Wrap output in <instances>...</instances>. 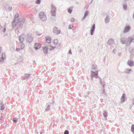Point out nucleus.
Masks as SVG:
<instances>
[{"label": "nucleus", "instance_id": "nucleus-1", "mask_svg": "<svg viewBox=\"0 0 134 134\" xmlns=\"http://www.w3.org/2000/svg\"><path fill=\"white\" fill-rule=\"evenodd\" d=\"M24 21L25 20H24L21 21H18L17 20L15 21V20H13L12 23V28L13 29L16 26L18 29H21L23 24Z\"/></svg>", "mask_w": 134, "mask_h": 134}, {"label": "nucleus", "instance_id": "nucleus-2", "mask_svg": "<svg viewBox=\"0 0 134 134\" xmlns=\"http://www.w3.org/2000/svg\"><path fill=\"white\" fill-rule=\"evenodd\" d=\"M120 41L122 44H126V45L129 46L131 43V42L130 41L129 37L127 38L125 36H122L120 38Z\"/></svg>", "mask_w": 134, "mask_h": 134}, {"label": "nucleus", "instance_id": "nucleus-3", "mask_svg": "<svg viewBox=\"0 0 134 134\" xmlns=\"http://www.w3.org/2000/svg\"><path fill=\"white\" fill-rule=\"evenodd\" d=\"M2 48L0 47V64H2L4 61L5 55L4 52H1Z\"/></svg>", "mask_w": 134, "mask_h": 134}, {"label": "nucleus", "instance_id": "nucleus-4", "mask_svg": "<svg viewBox=\"0 0 134 134\" xmlns=\"http://www.w3.org/2000/svg\"><path fill=\"white\" fill-rule=\"evenodd\" d=\"M54 48V47L50 46L49 45L48 46H46L43 48V52L44 54H46L48 52V49H49L50 50H52Z\"/></svg>", "mask_w": 134, "mask_h": 134}, {"label": "nucleus", "instance_id": "nucleus-5", "mask_svg": "<svg viewBox=\"0 0 134 134\" xmlns=\"http://www.w3.org/2000/svg\"><path fill=\"white\" fill-rule=\"evenodd\" d=\"M39 18L43 21H45L47 19L46 15L44 12H41L40 13Z\"/></svg>", "mask_w": 134, "mask_h": 134}, {"label": "nucleus", "instance_id": "nucleus-6", "mask_svg": "<svg viewBox=\"0 0 134 134\" xmlns=\"http://www.w3.org/2000/svg\"><path fill=\"white\" fill-rule=\"evenodd\" d=\"M91 72V78H92L94 77H95L96 78H99L100 79V78L98 76V71L96 70L95 71H92Z\"/></svg>", "mask_w": 134, "mask_h": 134}, {"label": "nucleus", "instance_id": "nucleus-7", "mask_svg": "<svg viewBox=\"0 0 134 134\" xmlns=\"http://www.w3.org/2000/svg\"><path fill=\"white\" fill-rule=\"evenodd\" d=\"M51 9V13L52 16H55L56 15V8L52 4Z\"/></svg>", "mask_w": 134, "mask_h": 134}, {"label": "nucleus", "instance_id": "nucleus-8", "mask_svg": "<svg viewBox=\"0 0 134 134\" xmlns=\"http://www.w3.org/2000/svg\"><path fill=\"white\" fill-rule=\"evenodd\" d=\"M131 29V27L130 26L126 25L125 27V28L123 31V33H126L129 32Z\"/></svg>", "mask_w": 134, "mask_h": 134}, {"label": "nucleus", "instance_id": "nucleus-9", "mask_svg": "<svg viewBox=\"0 0 134 134\" xmlns=\"http://www.w3.org/2000/svg\"><path fill=\"white\" fill-rule=\"evenodd\" d=\"M34 37L31 35H29L27 37V41L28 42L30 43L33 41Z\"/></svg>", "mask_w": 134, "mask_h": 134}, {"label": "nucleus", "instance_id": "nucleus-10", "mask_svg": "<svg viewBox=\"0 0 134 134\" xmlns=\"http://www.w3.org/2000/svg\"><path fill=\"white\" fill-rule=\"evenodd\" d=\"M95 29V25L93 24L90 30V34L91 35H93Z\"/></svg>", "mask_w": 134, "mask_h": 134}, {"label": "nucleus", "instance_id": "nucleus-11", "mask_svg": "<svg viewBox=\"0 0 134 134\" xmlns=\"http://www.w3.org/2000/svg\"><path fill=\"white\" fill-rule=\"evenodd\" d=\"M53 32L54 34H60V30H58L57 27H54L53 29Z\"/></svg>", "mask_w": 134, "mask_h": 134}, {"label": "nucleus", "instance_id": "nucleus-12", "mask_svg": "<svg viewBox=\"0 0 134 134\" xmlns=\"http://www.w3.org/2000/svg\"><path fill=\"white\" fill-rule=\"evenodd\" d=\"M41 47V45L39 43H36L35 45V50H37Z\"/></svg>", "mask_w": 134, "mask_h": 134}, {"label": "nucleus", "instance_id": "nucleus-13", "mask_svg": "<svg viewBox=\"0 0 134 134\" xmlns=\"http://www.w3.org/2000/svg\"><path fill=\"white\" fill-rule=\"evenodd\" d=\"M107 43L109 45H112L114 43V42L112 38H110L109 40Z\"/></svg>", "mask_w": 134, "mask_h": 134}, {"label": "nucleus", "instance_id": "nucleus-14", "mask_svg": "<svg viewBox=\"0 0 134 134\" xmlns=\"http://www.w3.org/2000/svg\"><path fill=\"white\" fill-rule=\"evenodd\" d=\"M51 105L47 103L46 104V107L45 110V111H49L51 110L50 107Z\"/></svg>", "mask_w": 134, "mask_h": 134}, {"label": "nucleus", "instance_id": "nucleus-15", "mask_svg": "<svg viewBox=\"0 0 134 134\" xmlns=\"http://www.w3.org/2000/svg\"><path fill=\"white\" fill-rule=\"evenodd\" d=\"M128 65L130 66H132L133 65L134 62L133 61L129 60L127 62Z\"/></svg>", "mask_w": 134, "mask_h": 134}, {"label": "nucleus", "instance_id": "nucleus-16", "mask_svg": "<svg viewBox=\"0 0 134 134\" xmlns=\"http://www.w3.org/2000/svg\"><path fill=\"white\" fill-rule=\"evenodd\" d=\"M19 14H17L15 15L13 20H15V21L17 20L18 21H20L19 20Z\"/></svg>", "mask_w": 134, "mask_h": 134}, {"label": "nucleus", "instance_id": "nucleus-17", "mask_svg": "<svg viewBox=\"0 0 134 134\" xmlns=\"http://www.w3.org/2000/svg\"><path fill=\"white\" fill-rule=\"evenodd\" d=\"M46 42L48 44L51 43V38L49 37H47L46 38Z\"/></svg>", "mask_w": 134, "mask_h": 134}, {"label": "nucleus", "instance_id": "nucleus-18", "mask_svg": "<svg viewBox=\"0 0 134 134\" xmlns=\"http://www.w3.org/2000/svg\"><path fill=\"white\" fill-rule=\"evenodd\" d=\"M88 14V11H86L84 14V15L83 17L82 18L81 20L82 21L85 19L86 17L87 16Z\"/></svg>", "mask_w": 134, "mask_h": 134}, {"label": "nucleus", "instance_id": "nucleus-19", "mask_svg": "<svg viewBox=\"0 0 134 134\" xmlns=\"http://www.w3.org/2000/svg\"><path fill=\"white\" fill-rule=\"evenodd\" d=\"M125 94L124 93L123 94L121 98V102H124L125 101Z\"/></svg>", "mask_w": 134, "mask_h": 134}, {"label": "nucleus", "instance_id": "nucleus-20", "mask_svg": "<svg viewBox=\"0 0 134 134\" xmlns=\"http://www.w3.org/2000/svg\"><path fill=\"white\" fill-rule=\"evenodd\" d=\"M97 66L96 64L93 65L92 66L91 69L96 70L97 69Z\"/></svg>", "mask_w": 134, "mask_h": 134}, {"label": "nucleus", "instance_id": "nucleus-21", "mask_svg": "<svg viewBox=\"0 0 134 134\" xmlns=\"http://www.w3.org/2000/svg\"><path fill=\"white\" fill-rule=\"evenodd\" d=\"M131 69H127L125 70L124 73L126 74H129L130 73V72L131 71Z\"/></svg>", "mask_w": 134, "mask_h": 134}, {"label": "nucleus", "instance_id": "nucleus-22", "mask_svg": "<svg viewBox=\"0 0 134 134\" xmlns=\"http://www.w3.org/2000/svg\"><path fill=\"white\" fill-rule=\"evenodd\" d=\"M24 40V38H23L21 36H20L19 37V42L21 43H22L23 42Z\"/></svg>", "mask_w": 134, "mask_h": 134}, {"label": "nucleus", "instance_id": "nucleus-23", "mask_svg": "<svg viewBox=\"0 0 134 134\" xmlns=\"http://www.w3.org/2000/svg\"><path fill=\"white\" fill-rule=\"evenodd\" d=\"M123 9L124 10H126L127 8V4H122Z\"/></svg>", "mask_w": 134, "mask_h": 134}, {"label": "nucleus", "instance_id": "nucleus-24", "mask_svg": "<svg viewBox=\"0 0 134 134\" xmlns=\"http://www.w3.org/2000/svg\"><path fill=\"white\" fill-rule=\"evenodd\" d=\"M110 19L108 16H107L105 19V23H108L109 22Z\"/></svg>", "mask_w": 134, "mask_h": 134}, {"label": "nucleus", "instance_id": "nucleus-25", "mask_svg": "<svg viewBox=\"0 0 134 134\" xmlns=\"http://www.w3.org/2000/svg\"><path fill=\"white\" fill-rule=\"evenodd\" d=\"M103 115L105 118L107 117L108 116V112L106 111H104L103 112Z\"/></svg>", "mask_w": 134, "mask_h": 134}, {"label": "nucleus", "instance_id": "nucleus-26", "mask_svg": "<svg viewBox=\"0 0 134 134\" xmlns=\"http://www.w3.org/2000/svg\"><path fill=\"white\" fill-rule=\"evenodd\" d=\"M1 110L2 111H3L4 109L5 108V105L4 104H3V103H2L1 104Z\"/></svg>", "mask_w": 134, "mask_h": 134}, {"label": "nucleus", "instance_id": "nucleus-27", "mask_svg": "<svg viewBox=\"0 0 134 134\" xmlns=\"http://www.w3.org/2000/svg\"><path fill=\"white\" fill-rule=\"evenodd\" d=\"M30 76V75L29 74H26L25 76V78L26 79H27L29 78V77Z\"/></svg>", "mask_w": 134, "mask_h": 134}, {"label": "nucleus", "instance_id": "nucleus-28", "mask_svg": "<svg viewBox=\"0 0 134 134\" xmlns=\"http://www.w3.org/2000/svg\"><path fill=\"white\" fill-rule=\"evenodd\" d=\"M131 131L133 134H134V125H132L131 127Z\"/></svg>", "mask_w": 134, "mask_h": 134}, {"label": "nucleus", "instance_id": "nucleus-29", "mask_svg": "<svg viewBox=\"0 0 134 134\" xmlns=\"http://www.w3.org/2000/svg\"><path fill=\"white\" fill-rule=\"evenodd\" d=\"M68 12L70 14L72 12V8H69L68 10Z\"/></svg>", "mask_w": 134, "mask_h": 134}, {"label": "nucleus", "instance_id": "nucleus-30", "mask_svg": "<svg viewBox=\"0 0 134 134\" xmlns=\"http://www.w3.org/2000/svg\"><path fill=\"white\" fill-rule=\"evenodd\" d=\"M129 1V0H123V1L122 3V4H127V2H128Z\"/></svg>", "mask_w": 134, "mask_h": 134}, {"label": "nucleus", "instance_id": "nucleus-31", "mask_svg": "<svg viewBox=\"0 0 134 134\" xmlns=\"http://www.w3.org/2000/svg\"><path fill=\"white\" fill-rule=\"evenodd\" d=\"M13 121L14 123H16L18 121L17 119L16 118H14L13 119Z\"/></svg>", "mask_w": 134, "mask_h": 134}, {"label": "nucleus", "instance_id": "nucleus-32", "mask_svg": "<svg viewBox=\"0 0 134 134\" xmlns=\"http://www.w3.org/2000/svg\"><path fill=\"white\" fill-rule=\"evenodd\" d=\"M41 2V0H36V3L37 4H40Z\"/></svg>", "mask_w": 134, "mask_h": 134}, {"label": "nucleus", "instance_id": "nucleus-33", "mask_svg": "<svg viewBox=\"0 0 134 134\" xmlns=\"http://www.w3.org/2000/svg\"><path fill=\"white\" fill-rule=\"evenodd\" d=\"M54 43L55 44L57 45L58 43V41L57 39L54 40Z\"/></svg>", "mask_w": 134, "mask_h": 134}, {"label": "nucleus", "instance_id": "nucleus-34", "mask_svg": "<svg viewBox=\"0 0 134 134\" xmlns=\"http://www.w3.org/2000/svg\"><path fill=\"white\" fill-rule=\"evenodd\" d=\"M130 38V41L131 42V43L132 42H133L134 43V39H133V38L129 37Z\"/></svg>", "mask_w": 134, "mask_h": 134}, {"label": "nucleus", "instance_id": "nucleus-35", "mask_svg": "<svg viewBox=\"0 0 134 134\" xmlns=\"http://www.w3.org/2000/svg\"><path fill=\"white\" fill-rule=\"evenodd\" d=\"M73 27V25H70L69 26V29H71Z\"/></svg>", "mask_w": 134, "mask_h": 134}, {"label": "nucleus", "instance_id": "nucleus-36", "mask_svg": "<svg viewBox=\"0 0 134 134\" xmlns=\"http://www.w3.org/2000/svg\"><path fill=\"white\" fill-rule=\"evenodd\" d=\"M64 134H69V131L68 130H66L64 132Z\"/></svg>", "mask_w": 134, "mask_h": 134}, {"label": "nucleus", "instance_id": "nucleus-37", "mask_svg": "<svg viewBox=\"0 0 134 134\" xmlns=\"http://www.w3.org/2000/svg\"><path fill=\"white\" fill-rule=\"evenodd\" d=\"M100 79V83L101 84V85L102 86L103 84H104V82H102V81H101V79Z\"/></svg>", "mask_w": 134, "mask_h": 134}, {"label": "nucleus", "instance_id": "nucleus-38", "mask_svg": "<svg viewBox=\"0 0 134 134\" xmlns=\"http://www.w3.org/2000/svg\"><path fill=\"white\" fill-rule=\"evenodd\" d=\"M5 25H6V24L4 25V28L3 31V32H5L6 30V27H5Z\"/></svg>", "mask_w": 134, "mask_h": 134}, {"label": "nucleus", "instance_id": "nucleus-39", "mask_svg": "<svg viewBox=\"0 0 134 134\" xmlns=\"http://www.w3.org/2000/svg\"><path fill=\"white\" fill-rule=\"evenodd\" d=\"M116 50L115 49H114L112 51V52L113 53L115 54L116 52Z\"/></svg>", "mask_w": 134, "mask_h": 134}, {"label": "nucleus", "instance_id": "nucleus-40", "mask_svg": "<svg viewBox=\"0 0 134 134\" xmlns=\"http://www.w3.org/2000/svg\"><path fill=\"white\" fill-rule=\"evenodd\" d=\"M12 7H9L8 8V10L9 11H11L12 10Z\"/></svg>", "mask_w": 134, "mask_h": 134}, {"label": "nucleus", "instance_id": "nucleus-41", "mask_svg": "<svg viewBox=\"0 0 134 134\" xmlns=\"http://www.w3.org/2000/svg\"><path fill=\"white\" fill-rule=\"evenodd\" d=\"M74 18H71L70 21L71 22H74Z\"/></svg>", "mask_w": 134, "mask_h": 134}, {"label": "nucleus", "instance_id": "nucleus-42", "mask_svg": "<svg viewBox=\"0 0 134 134\" xmlns=\"http://www.w3.org/2000/svg\"><path fill=\"white\" fill-rule=\"evenodd\" d=\"M132 103L133 105H134V98H133L132 99Z\"/></svg>", "mask_w": 134, "mask_h": 134}, {"label": "nucleus", "instance_id": "nucleus-43", "mask_svg": "<svg viewBox=\"0 0 134 134\" xmlns=\"http://www.w3.org/2000/svg\"><path fill=\"white\" fill-rule=\"evenodd\" d=\"M42 34L39 33L38 32L37 33V35L38 36H40Z\"/></svg>", "mask_w": 134, "mask_h": 134}, {"label": "nucleus", "instance_id": "nucleus-44", "mask_svg": "<svg viewBox=\"0 0 134 134\" xmlns=\"http://www.w3.org/2000/svg\"><path fill=\"white\" fill-rule=\"evenodd\" d=\"M69 54H72V53H71V49H70L69 51Z\"/></svg>", "mask_w": 134, "mask_h": 134}, {"label": "nucleus", "instance_id": "nucleus-45", "mask_svg": "<svg viewBox=\"0 0 134 134\" xmlns=\"http://www.w3.org/2000/svg\"><path fill=\"white\" fill-rule=\"evenodd\" d=\"M102 92L104 94L105 93V90L104 89H103L102 90Z\"/></svg>", "mask_w": 134, "mask_h": 134}, {"label": "nucleus", "instance_id": "nucleus-46", "mask_svg": "<svg viewBox=\"0 0 134 134\" xmlns=\"http://www.w3.org/2000/svg\"><path fill=\"white\" fill-rule=\"evenodd\" d=\"M20 49L19 48H16V51H18L20 50Z\"/></svg>", "mask_w": 134, "mask_h": 134}, {"label": "nucleus", "instance_id": "nucleus-47", "mask_svg": "<svg viewBox=\"0 0 134 134\" xmlns=\"http://www.w3.org/2000/svg\"><path fill=\"white\" fill-rule=\"evenodd\" d=\"M102 87L103 88V89L104 88L105 86V83L104 84H103V85L102 86Z\"/></svg>", "mask_w": 134, "mask_h": 134}, {"label": "nucleus", "instance_id": "nucleus-48", "mask_svg": "<svg viewBox=\"0 0 134 134\" xmlns=\"http://www.w3.org/2000/svg\"><path fill=\"white\" fill-rule=\"evenodd\" d=\"M30 19H31V21H32V22L33 23L34 22V20L32 18H31Z\"/></svg>", "mask_w": 134, "mask_h": 134}, {"label": "nucleus", "instance_id": "nucleus-49", "mask_svg": "<svg viewBox=\"0 0 134 134\" xmlns=\"http://www.w3.org/2000/svg\"><path fill=\"white\" fill-rule=\"evenodd\" d=\"M21 49H22L24 47V46L23 45H21Z\"/></svg>", "mask_w": 134, "mask_h": 134}, {"label": "nucleus", "instance_id": "nucleus-50", "mask_svg": "<svg viewBox=\"0 0 134 134\" xmlns=\"http://www.w3.org/2000/svg\"><path fill=\"white\" fill-rule=\"evenodd\" d=\"M121 55V53H119L118 54V56H120Z\"/></svg>", "mask_w": 134, "mask_h": 134}, {"label": "nucleus", "instance_id": "nucleus-51", "mask_svg": "<svg viewBox=\"0 0 134 134\" xmlns=\"http://www.w3.org/2000/svg\"><path fill=\"white\" fill-rule=\"evenodd\" d=\"M35 11L36 12H37V11H38V10L37 9H35Z\"/></svg>", "mask_w": 134, "mask_h": 134}, {"label": "nucleus", "instance_id": "nucleus-52", "mask_svg": "<svg viewBox=\"0 0 134 134\" xmlns=\"http://www.w3.org/2000/svg\"><path fill=\"white\" fill-rule=\"evenodd\" d=\"M2 119V117H1L0 118V120H1Z\"/></svg>", "mask_w": 134, "mask_h": 134}, {"label": "nucleus", "instance_id": "nucleus-53", "mask_svg": "<svg viewBox=\"0 0 134 134\" xmlns=\"http://www.w3.org/2000/svg\"><path fill=\"white\" fill-rule=\"evenodd\" d=\"M92 1L90 3V4H91L92 2Z\"/></svg>", "mask_w": 134, "mask_h": 134}, {"label": "nucleus", "instance_id": "nucleus-54", "mask_svg": "<svg viewBox=\"0 0 134 134\" xmlns=\"http://www.w3.org/2000/svg\"><path fill=\"white\" fill-rule=\"evenodd\" d=\"M40 134H42V132H41Z\"/></svg>", "mask_w": 134, "mask_h": 134}, {"label": "nucleus", "instance_id": "nucleus-55", "mask_svg": "<svg viewBox=\"0 0 134 134\" xmlns=\"http://www.w3.org/2000/svg\"><path fill=\"white\" fill-rule=\"evenodd\" d=\"M1 27V25H0V28Z\"/></svg>", "mask_w": 134, "mask_h": 134}, {"label": "nucleus", "instance_id": "nucleus-56", "mask_svg": "<svg viewBox=\"0 0 134 134\" xmlns=\"http://www.w3.org/2000/svg\"><path fill=\"white\" fill-rule=\"evenodd\" d=\"M109 0V1H111V0Z\"/></svg>", "mask_w": 134, "mask_h": 134}, {"label": "nucleus", "instance_id": "nucleus-57", "mask_svg": "<svg viewBox=\"0 0 134 134\" xmlns=\"http://www.w3.org/2000/svg\"><path fill=\"white\" fill-rule=\"evenodd\" d=\"M133 37H134V35H133Z\"/></svg>", "mask_w": 134, "mask_h": 134}, {"label": "nucleus", "instance_id": "nucleus-58", "mask_svg": "<svg viewBox=\"0 0 134 134\" xmlns=\"http://www.w3.org/2000/svg\"><path fill=\"white\" fill-rule=\"evenodd\" d=\"M133 0L134 1V0Z\"/></svg>", "mask_w": 134, "mask_h": 134}]
</instances>
